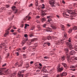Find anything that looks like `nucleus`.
I'll use <instances>...</instances> for the list:
<instances>
[{
	"label": "nucleus",
	"mask_w": 77,
	"mask_h": 77,
	"mask_svg": "<svg viewBox=\"0 0 77 77\" xmlns=\"http://www.w3.org/2000/svg\"><path fill=\"white\" fill-rule=\"evenodd\" d=\"M40 18V17H39V16H37L36 17V18Z\"/></svg>",
	"instance_id": "57"
},
{
	"label": "nucleus",
	"mask_w": 77,
	"mask_h": 77,
	"mask_svg": "<svg viewBox=\"0 0 77 77\" xmlns=\"http://www.w3.org/2000/svg\"><path fill=\"white\" fill-rule=\"evenodd\" d=\"M16 75H17V73H14L12 75H11V73H10L9 74V75H10V76H9V77H16Z\"/></svg>",
	"instance_id": "12"
},
{
	"label": "nucleus",
	"mask_w": 77,
	"mask_h": 77,
	"mask_svg": "<svg viewBox=\"0 0 77 77\" xmlns=\"http://www.w3.org/2000/svg\"><path fill=\"white\" fill-rule=\"evenodd\" d=\"M5 73L6 74H9V70H7L6 71Z\"/></svg>",
	"instance_id": "38"
},
{
	"label": "nucleus",
	"mask_w": 77,
	"mask_h": 77,
	"mask_svg": "<svg viewBox=\"0 0 77 77\" xmlns=\"http://www.w3.org/2000/svg\"><path fill=\"white\" fill-rule=\"evenodd\" d=\"M67 45L69 47V48L70 50H72V49H74V46L72 45V44L71 43H69V42L67 43Z\"/></svg>",
	"instance_id": "4"
},
{
	"label": "nucleus",
	"mask_w": 77,
	"mask_h": 77,
	"mask_svg": "<svg viewBox=\"0 0 77 77\" xmlns=\"http://www.w3.org/2000/svg\"><path fill=\"white\" fill-rule=\"evenodd\" d=\"M61 59L62 60H65V57H61Z\"/></svg>",
	"instance_id": "42"
},
{
	"label": "nucleus",
	"mask_w": 77,
	"mask_h": 77,
	"mask_svg": "<svg viewBox=\"0 0 77 77\" xmlns=\"http://www.w3.org/2000/svg\"><path fill=\"white\" fill-rule=\"evenodd\" d=\"M13 29H17V28H16L15 26H13Z\"/></svg>",
	"instance_id": "61"
},
{
	"label": "nucleus",
	"mask_w": 77,
	"mask_h": 77,
	"mask_svg": "<svg viewBox=\"0 0 77 77\" xmlns=\"http://www.w3.org/2000/svg\"><path fill=\"white\" fill-rule=\"evenodd\" d=\"M46 45H48V46H50V43H47V42L45 43L44 45V47H45V46H46Z\"/></svg>",
	"instance_id": "20"
},
{
	"label": "nucleus",
	"mask_w": 77,
	"mask_h": 77,
	"mask_svg": "<svg viewBox=\"0 0 77 77\" xmlns=\"http://www.w3.org/2000/svg\"><path fill=\"white\" fill-rule=\"evenodd\" d=\"M49 3L52 7H56L57 5V4L55 3L54 0H50Z\"/></svg>",
	"instance_id": "2"
},
{
	"label": "nucleus",
	"mask_w": 77,
	"mask_h": 77,
	"mask_svg": "<svg viewBox=\"0 0 77 77\" xmlns=\"http://www.w3.org/2000/svg\"><path fill=\"white\" fill-rule=\"evenodd\" d=\"M63 69V67H58L57 68V71L58 72H61Z\"/></svg>",
	"instance_id": "10"
},
{
	"label": "nucleus",
	"mask_w": 77,
	"mask_h": 77,
	"mask_svg": "<svg viewBox=\"0 0 77 77\" xmlns=\"http://www.w3.org/2000/svg\"><path fill=\"white\" fill-rule=\"evenodd\" d=\"M12 8V9H13V11H16L14 12V13L15 14H16V13L17 12V11H18V10L15 9L16 8L15 6H14Z\"/></svg>",
	"instance_id": "13"
},
{
	"label": "nucleus",
	"mask_w": 77,
	"mask_h": 77,
	"mask_svg": "<svg viewBox=\"0 0 77 77\" xmlns=\"http://www.w3.org/2000/svg\"><path fill=\"white\" fill-rule=\"evenodd\" d=\"M13 34L14 35H17V33L16 32H14L13 33Z\"/></svg>",
	"instance_id": "51"
},
{
	"label": "nucleus",
	"mask_w": 77,
	"mask_h": 77,
	"mask_svg": "<svg viewBox=\"0 0 77 77\" xmlns=\"http://www.w3.org/2000/svg\"><path fill=\"white\" fill-rule=\"evenodd\" d=\"M33 33L31 32L29 33V36L30 37H32V36H33Z\"/></svg>",
	"instance_id": "25"
},
{
	"label": "nucleus",
	"mask_w": 77,
	"mask_h": 77,
	"mask_svg": "<svg viewBox=\"0 0 77 77\" xmlns=\"http://www.w3.org/2000/svg\"><path fill=\"white\" fill-rule=\"evenodd\" d=\"M24 36H25V37L26 38V37H27V34L25 35H24Z\"/></svg>",
	"instance_id": "64"
},
{
	"label": "nucleus",
	"mask_w": 77,
	"mask_h": 77,
	"mask_svg": "<svg viewBox=\"0 0 77 77\" xmlns=\"http://www.w3.org/2000/svg\"><path fill=\"white\" fill-rule=\"evenodd\" d=\"M75 53L74 50H72L71 51L70 53V54L71 55H74V54H75Z\"/></svg>",
	"instance_id": "18"
},
{
	"label": "nucleus",
	"mask_w": 77,
	"mask_h": 77,
	"mask_svg": "<svg viewBox=\"0 0 77 77\" xmlns=\"http://www.w3.org/2000/svg\"><path fill=\"white\" fill-rule=\"evenodd\" d=\"M66 75L67 74L66 72H63L62 73L60 74V76L61 77H62V76H66Z\"/></svg>",
	"instance_id": "14"
},
{
	"label": "nucleus",
	"mask_w": 77,
	"mask_h": 77,
	"mask_svg": "<svg viewBox=\"0 0 77 77\" xmlns=\"http://www.w3.org/2000/svg\"><path fill=\"white\" fill-rule=\"evenodd\" d=\"M62 2L63 4H65V2H64V1H62Z\"/></svg>",
	"instance_id": "60"
},
{
	"label": "nucleus",
	"mask_w": 77,
	"mask_h": 77,
	"mask_svg": "<svg viewBox=\"0 0 77 77\" xmlns=\"http://www.w3.org/2000/svg\"><path fill=\"white\" fill-rule=\"evenodd\" d=\"M46 26L47 24H45L43 25L42 26L43 27H45Z\"/></svg>",
	"instance_id": "47"
},
{
	"label": "nucleus",
	"mask_w": 77,
	"mask_h": 77,
	"mask_svg": "<svg viewBox=\"0 0 77 77\" xmlns=\"http://www.w3.org/2000/svg\"><path fill=\"white\" fill-rule=\"evenodd\" d=\"M72 29H70L68 31L69 33H71V32H72Z\"/></svg>",
	"instance_id": "44"
},
{
	"label": "nucleus",
	"mask_w": 77,
	"mask_h": 77,
	"mask_svg": "<svg viewBox=\"0 0 77 77\" xmlns=\"http://www.w3.org/2000/svg\"><path fill=\"white\" fill-rule=\"evenodd\" d=\"M77 29V26H74L73 28V29H72V30H76Z\"/></svg>",
	"instance_id": "26"
},
{
	"label": "nucleus",
	"mask_w": 77,
	"mask_h": 77,
	"mask_svg": "<svg viewBox=\"0 0 77 77\" xmlns=\"http://www.w3.org/2000/svg\"><path fill=\"white\" fill-rule=\"evenodd\" d=\"M71 59L72 60H77V57H72Z\"/></svg>",
	"instance_id": "19"
},
{
	"label": "nucleus",
	"mask_w": 77,
	"mask_h": 77,
	"mask_svg": "<svg viewBox=\"0 0 77 77\" xmlns=\"http://www.w3.org/2000/svg\"><path fill=\"white\" fill-rule=\"evenodd\" d=\"M37 40H38V38H37L31 39L29 41L27 42V45H31V44L32 43V42H33L36 41Z\"/></svg>",
	"instance_id": "3"
},
{
	"label": "nucleus",
	"mask_w": 77,
	"mask_h": 77,
	"mask_svg": "<svg viewBox=\"0 0 77 77\" xmlns=\"http://www.w3.org/2000/svg\"><path fill=\"white\" fill-rule=\"evenodd\" d=\"M36 22L37 23H40V21L38 20H37Z\"/></svg>",
	"instance_id": "52"
},
{
	"label": "nucleus",
	"mask_w": 77,
	"mask_h": 77,
	"mask_svg": "<svg viewBox=\"0 0 77 77\" xmlns=\"http://www.w3.org/2000/svg\"><path fill=\"white\" fill-rule=\"evenodd\" d=\"M23 23H24V22H22V24L20 25V27H23V26H24V24H23Z\"/></svg>",
	"instance_id": "31"
},
{
	"label": "nucleus",
	"mask_w": 77,
	"mask_h": 77,
	"mask_svg": "<svg viewBox=\"0 0 77 77\" xmlns=\"http://www.w3.org/2000/svg\"><path fill=\"white\" fill-rule=\"evenodd\" d=\"M65 15V16H64ZM63 16H69V15L68 14H63Z\"/></svg>",
	"instance_id": "49"
},
{
	"label": "nucleus",
	"mask_w": 77,
	"mask_h": 77,
	"mask_svg": "<svg viewBox=\"0 0 77 77\" xmlns=\"http://www.w3.org/2000/svg\"><path fill=\"white\" fill-rule=\"evenodd\" d=\"M60 75H59V74H57V77H60Z\"/></svg>",
	"instance_id": "59"
},
{
	"label": "nucleus",
	"mask_w": 77,
	"mask_h": 77,
	"mask_svg": "<svg viewBox=\"0 0 77 77\" xmlns=\"http://www.w3.org/2000/svg\"><path fill=\"white\" fill-rule=\"evenodd\" d=\"M46 30L47 32H52V30L51 29L49 28H47L46 29Z\"/></svg>",
	"instance_id": "21"
},
{
	"label": "nucleus",
	"mask_w": 77,
	"mask_h": 77,
	"mask_svg": "<svg viewBox=\"0 0 77 77\" xmlns=\"http://www.w3.org/2000/svg\"><path fill=\"white\" fill-rule=\"evenodd\" d=\"M35 26H33L31 28V30H33L34 29H35Z\"/></svg>",
	"instance_id": "36"
},
{
	"label": "nucleus",
	"mask_w": 77,
	"mask_h": 77,
	"mask_svg": "<svg viewBox=\"0 0 77 77\" xmlns=\"http://www.w3.org/2000/svg\"><path fill=\"white\" fill-rule=\"evenodd\" d=\"M36 46H34L33 49H32V51H35V50H36V48H36Z\"/></svg>",
	"instance_id": "32"
},
{
	"label": "nucleus",
	"mask_w": 77,
	"mask_h": 77,
	"mask_svg": "<svg viewBox=\"0 0 77 77\" xmlns=\"http://www.w3.org/2000/svg\"><path fill=\"white\" fill-rule=\"evenodd\" d=\"M64 36L65 38H66V36H67V35H66V33L64 32Z\"/></svg>",
	"instance_id": "35"
},
{
	"label": "nucleus",
	"mask_w": 77,
	"mask_h": 77,
	"mask_svg": "<svg viewBox=\"0 0 77 77\" xmlns=\"http://www.w3.org/2000/svg\"><path fill=\"white\" fill-rule=\"evenodd\" d=\"M73 6L74 7H77V3H74L73 4Z\"/></svg>",
	"instance_id": "34"
},
{
	"label": "nucleus",
	"mask_w": 77,
	"mask_h": 77,
	"mask_svg": "<svg viewBox=\"0 0 77 77\" xmlns=\"http://www.w3.org/2000/svg\"><path fill=\"white\" fill-rule=\"evenodd\" d=\"M28 39V38H27L26 37V38L25 40H23V41L22 43V45H24V44H25V43H26V41H27Z\"/></svg>",
	"instance_id": "17"
},
{
	"label": "nucleus",
	"mask_w": 77,
	"mask_h": 77,
	"mask_svg": "<svg viewBox=\"0 0 77 77\" xmlns=\"http://www.w3.org/2000/svg\"><path fill=\"white\" fill-rule=\"evenodd\" d=\"M65 51H68L69 50L68 49V48H66L64 49Z\"/></svg>",
	"instance_id": "33"
},
{
	"label": "nucleus",
	"mask_w": 77,
	"mask_h": 77,
	"mask_svg": "<svg viewBox=\"0 0 77 77\" xmlns=\"http://www.w3.org/2000/svg\"><path fill=\"white\" fill-rule=\"evenodd\" d=\"M69 68H71L70 69V70H72V71H75V66H69Z\"/></svg>",
	"instance_id": "11"
},
{
	"label": "nucleus",
	"mask_w": 77,
	"mask_h": 77,
	"mask_svg": "<svg viewBox=\"0 0 77 77\" xmlns=\"http://www.w3.org/2000/svg\"><path fill=\"white\" fill-rule=\"evenodd\" d=\"M24 71H26V70H22L21 71H20L19 73H18V76L19 77H23V75H22V74H20L21 73H24Z\"/></svg>",
	"instance_id": "6"
},
{
	"label": "nucleus",
	"mask_w": 77,
	"mask_h": 77,
	"mask_svg": "<svg viewBox=\"0 0 77 77\" xmlns=\"http://www.w3.org/2000/svg\"><path fill=\"white\" fill-rule=\"evenodd\" d=\"M42 9H44L45 8V5H44V4H42Z\"/></svg>",
	"instance_id": "46"
},
{
	"label": "nucleus",
	"mask_w": 77,
	"mask_h": 77,
	"mask_svg": "<svg viewBox=\"0 0 77 77\" xmlns=\"http://www.w3.org/2000/svg\"><path fill=\"white\" fill-rule=\"evenodd\" d=\"M51 27L53 29H56L57 28L55 26H53V25H51Z\"/></svg>",
	"instance_id": "28"
},
{
	"label": "nucleus",
	"mask_w": 77,
	"mask_h": 77,
	"mask_svg": "<svg viewBox=\"0 0 77 77\" xmlns=\"http://www.w3.org/2000/svg\"><path fill=\"white\" fill-rule=\"evenodd\" d=\"M62 65H63V66H64V67H66V64H65V63H62Z\"/></svg>",
	"instance_id": "37"
},
{
	"label": "nucleus",
	"mask_w": 77,
	"mask_h": 77,
	"mask_svg": "<svg viewBox=\"0 0 77 77\" xmlns=\"http://www.w3.org/2000/svg\"><path fill=\"white\" fill-rule=\"evenodd\" d=\"M23 65V63H19L18 62H17L15 65L16 66V67H20L22 66V65Z\"/></svg>",
	"instance_id": "9"
},
{
	"label": "nucleus",
	"mask_w": 77,
	"mask_h": 77,
	"mask_svg": "<svg viewBox=\"0 0 77 77\" xmlns=\"http://www.w3.org/2000/svg\"><path fill=\"white\" fill-rule=\"evenodd\" d=\"M60 26L62 27V29H62V30H63L64 29H65V26L63 25H61Z\"/></svg>",
	"instance_id": "29"
},
{
	"label": "nucleus",
	"mask_w": 77,
	"mask_h": 77,
	"mask_svg": "<svg viewBox=\"0 0 77 77\" xmlns=\"http://www.w3.org/2000/svg\"><path fill=\"white\" fill-rule=\"evenodd\" d=\"M71 38H69V42H69V43H71Z\"/></svg>",
	"instance_id": "39"
},
{
	"label": "nucleus",
	"mask_w": 77,
	"mask_h": 77,
	"mask_svg": "<svg viewBox=\"0 0 77 77\" xmlns=\"http://www.w3.org/2000/svg\"><path fill=\"white\" fill-rule=\"evenodd\" d=\"M11 32H14V30L13 29H11Z\"/></svg>",
	"instance_id": "63"
},
{
	"label": "nucleus",
	"mask_w": 77,
	"mask_h": 77,
	"mask_svg": "<svg viewBox=\"0 0 77 77\" xmlns=\"http://www.w3.org/2000/svg\"><path fill=\"white\" fill-rule=\"evenodd\" d=\"M4 70H5V68H2L0 69V71H4Z\"/></svg>",
	"instance_id": "30"
},
{
	"label": "nucleus",
	"mask_w": 77,
	"mask_h": 77,
	"mask_svg": "<svg viewBox=\"0 0 77 77\" xmlns=\"http://www.w3.org/2000/svg\"><path fill=\"white\" fill-rule=\"evenodd\" d=\"M4 48V50L3 51V52H5V51H8V49H7V46H5Z\"/></svg>",
	"instance_id": "24"
},
{
	"label": "nucleus",
	"mask_w": 77,
	"mask_h": 77,
	"mask_svg": "<svg viewBox=\"0 0 77 77\" xmlns=\"http://www.w3.org/2000/svg\"><path fill=\"white\" fill-rule=\"evenodd\" d=\"M67 60H68V61H69V60H70V58H69V57H67Z\"/></svg>",
	"instance_id": "54"
},
{
	"label": "nucleus",
	"mask_w": 77,
	"mask_h": 77,
	"mask_svg": "<svg viewBox=\"0 0 77 77\" xmlns=\"http://www.w3.org/2000/svg\"><path fill=\"white\" fill-rule=\"evenodd\" d=\"M11 29V27H10L9 29H7L5 31V33L4 35V36L5 37H6L7 36H8V35H9V30H10V29Z\"/></svg>",
	"instance_id": "5"
},
{
	"label": "nucleus",
	"mask_w": 77,
	"mask_h": 77,
	"mask_svg": "<svg viewBox=\"0 0 77 77\" xmlns=\"http://www.w3.org/2000/svg\"><path fill=\"white\" fill-rule=\"evenodd\" d=\"M29 24H25V29H26V28H27V26H29Z\"/></svg>",
	"instance_id": "43"
},
{
	"label": "nucleus",
	"mask_w": 77,
	"mask_h": 77,
	"mask_svg": "<svg viewBox=\"0 0 77 77\" xmlns=\"http://www.w3.org/2000/svg\"><path fill=\"white\" fill-rule=\"evenodd\" d=\"M35 5H36V6H38V0H35Z\"/></svg>",
	"instance_id": "27"
},
{
	"label": "nucleus",
	"mask_w": 77,
	"mask_h": 77,
	"mask_svg": "<svg viewBox=\"0 0 77 77\" xmlns=\"http://www.w3.org/2000/svg\"><path fill=\"white\" fill-rule=\"evenodd\" d=\"M44 58L45 59H48V57L47 56H46V57H44Z\"/></svg>",
	"instance_id": "55"
},
{
	"label": "nucleus",
	"mask_w": 77,
	"mask_h": 77,
	"mask_svg": "<svg viewBox=\"0 0 77 77\" xmlns=\"http://www.w3.org/2000/svg\"><path fill=\"white\" fill-rule=\"evenodd\" d=\"M65 37H63V39L60 42H57V44H60L61 43H62L63 42V41H64V40H65Z\"/></svg>",
	"instance_id": "15"
},
{
	"label": "nucleus",
	"mask_w": 77,
	"mask_h": 77,
	"mask_svg": "<svg viewBox=\"0 0 77 77\" xmlns=\"http://www.w3.org/2000/svg\"><path fill=\"white\" fill-rule=\"evenodd\" d=\"M37 27L38 28V29H41V26H39V25H38L37 26Z\"/></svg>",
	"instance_id": "48"
},
{
	"label": "nucleus",
	"mask_w": 77,
	"mask_h": 77,
	"mask_svg": "<svg viewBox=\"0 0 77 77\" xmlns=\"http://www.w3.org/2000/svg\"><path fill=\"white\" fill-rule=\"evenodd\" d=\"M56 37H54L53 36H48L47 37V39L48 40H50L51 39V40H52V39H56Z\"/></svg>",
	"instance_id": "8"
},
{
	"label": "nucleus",
	"mask_w": 77,
	"mask_h": 77,
	"mask_svg": "<svg viewBox=\"0 0 77 77\" xmlns=\"http://www.w3.org/2000/svg\"><path fill=\"white\" fill-rule=\"evenodd\" d=\"M42 71H43V72L44 73H45L47 72V69H45V67H44L42 69Z\"/></svg>",
	"instance_id": "16"
},
{
	"label": "nucleus",
	"mask_w": 77,
	"mask_h": 77,
	"mask_svg": "<svg viewBox=\"0 0 77 77\" xmlns=\"http://www.w3.org/2000/svg\"><path fill=\"white\" fill-rule=\"evenodd\" d=\"M15 54H16L17 56H19V53H18V52H16Z\"/></svg>",
	"instance_id": "53"
},
{
	"label": "nucleus",
	"mask_w": 77,
	"mask_h": 77,
	"mask_svg": "<svg viewBox=\"0 0 77 77\" xmlns=\"http://www.w3.org/2000/svg\"><path fill=\"white\" fill-rule=\"evenodd\" d=\"M48 22L50 23L51 24H53V22H52V20H51V19L50 18H49L48 20Z\"/></svg>",
	"instance_id": "23"
},
{
	"label": "nucleus",
	"mask_w": 77,
	"mask_h": 77,
	"mask_svg": "<svg viewBox=\"0 0 77 77\" xmlns=\"http://www.w3.org/2000/svg\"><path fill=\"white\" fill-rule=\"evenodd\" d=\"M5 65H6V63H5L2 65V66L4 67L5 66Z\"/></svg>",
	"instance_id": "58"
},
{
	"label": "nucleus",
	"mask_w": 77,
	"mask_h": 77,
	"mask_svg": "<svg viewBox=\"0 0 77 77\" xmlns=\"http://www.w3.org/2000/svg\"><path fill=\"white\" fill-rule=\"evenodd\" d=\"M26 48H27V47L25 46V47L22 48V50H26Z\"/></svg>",
	"instance_id": "41"
},
{
	"label": "nucleus",
	"mask_w": 77,
	"mask_h": 77,
	"mask_svg": "<svg viewBox=\"0 0 77 77\" xmlns=\"http://www.w3.org/2000/svg\"><path fill=\"white\" fill-rule=\"evenodd\" d=\"M33 5V4H30L29 5V7H31V6H32Z\"/></svg>",
	"instance_id": "50"
},
{
	"label": "nucleus",
	"mask_w": 77,
	"mask_h": 77,
	"mask_svg": "<svg viewBox=\"0 0 77 77\" xmlns=\"http://www.w3.org/2000/svg\"><path fill=\"white\" fill-rule=\"evenodd\" d=\"M46 15V14L45 13H42V15Z\"/></svg>",
	"instance_id": "56"
},
{
	"label": "nucleus",
	"mask_w": 77,
	"mask_h": 77,
	"mask_svg": "<svg viewBox=\"0 0 77 77\" xmlns=\"http://www.w3.org/2000/svg\"><path fill=\"white\" fill-rule=\"evenodd\" d=\"M74 49L75 50V51H77V46L74 47Z\"/></svg>",
	"instance_id": "40"
},
{
	"label": "nucleus",
	"mask_w": 77,
	"mask_h": 77,
	"mask_svg": "<svg viewBox=\"0 0 77 77\" xmlns=\"http://www.w3.org/2000/svg\"><path fill=\"white\" fill-rule=\"evenodd\" d=\"M23 57H24V58H26V54H23Z\"/></svg>",
	"instance_id": "45"
},
{
	"label": "nucleus",
	"mask_w": 77,
	"mask_h": 77,
	"mask_svg": "<svg viewBox=\"0 0 77 77\" xmlns=\"http://www.w3.org/2000/svg\"><path fill=\"white\" fill-rule=\"evenodd\" d=\"M40 20L42 23H44L46 21V19L45 18H42Z\"/></svg>",
	"instance_id": "22"
},
{
	"label": "nucleus",
	"mask_w": 77,
	"mask_h": 77,
	"mask_svg": "<svg viewBox=\"0 0 77 77\" xmlns=\"http://www.w3.org/2000/svg\"><path fill=\"white\" fill-rule=\"evenodd\" d=\"M32 14V13L30 12L29 14L26 17L25 19H24V20H26V19L27 20H30V18H31V17L29 16V15H31Z\"/></svg>",
	"instance_id": "7"
},
{
	"label": "nucleus",
	"mask_w": 77,
	"mask_h": 77,
	"mask_svg": "<svg viewBox=\"0 0 77 77\" xmlns=\"http://www.w3.org/2000/svg\"><path fill=\"white\" fill-rule=\"evenodd\" d=\"M67 26H68L69 27H70V26H71V25L70 24H67Z\"/></svg>",
	"instance_id": "62"
},
{
	"label": "nucleus",
	"mask_w": 77,
	"mask_h": 77,
	"mask_svg": "<svg viewBox=\"0 0 77 77\" xmlns=\"http://www.w3.org/2000/svg\"><path fill=\"white\" fill-rule=\"evenodd\" d=\"M66 11L69 14H71V18H72V17H75V16H77V15L76 12H75L73 13L72 10H67Z\"/></svg>",
	"instance_id": "1"
}]
</instances>
